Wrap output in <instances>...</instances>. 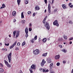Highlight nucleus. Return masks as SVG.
<instances>
[{
  "label": "nucleus",
  "instance_id": "f257e3e1",
  "mask_svg": "<svg viewBox=\"0 0 73 73\" xmlns=\"http://www.w3.org/2000/svg\"><path fill=\"white\" fill-rule=\"evenodd\" d=\"M48 12L49 13L48 15H50L51 14V7H50V4L49 3L48 4Z\"/></svg>",
  "mask_w": 73,
  "mask_h": 73
},
{
  "label": "nucleus",
  "instance_id": "f03ea898",
  "mask_svg": "<svg viewBox=\"0 0 73 73\" xmlns=\"http://www.w3.org/2000/svg\"><path fill=\"white\" fill-rule=\"evenodd\" d=\"M54 25H56L57 27L59 26V24L58 23L57 20H56L53 23Z\"/></svg>",
  "mask_w": 73,
  "mask_h": 73
},
{
  "label": "nucleus",
  "instance_id": "7ed1b4c3",
  "mask_svg": "<svg viewBox=\"0 0 73 73\" xmlns=\"http://www.w3.org/2000/svg\"><path fill=\"white\" fill-rule=\"evenodd\" d=\"M12 55V53L10 52L9 54L8 55V57L9 60V62L10 63L11 61V55Z\"/></svg>",
  "mask_w": 73,
  "mask_h": 73
},
{
  "label": "nucleus",
  "instance_id": "20e7f679",
  "mask_svg": "<svg viewBox=\"0 0 73 73\" xmlns=\"http://www.w3.org/2000/svg\"><path fill=\"white\" fill-rule=\"evenodd\" d=\"M46 63V61H45V60H44V59L42 60L40 64L41 66H43L44 65V64H45Z\"/></svg>",
  "mask_w": 73,
  "mask_h": 73
},
{
  "label": "nucleus",
  "instance_id": "39448f33",
  "mask_svg": "<svg viewBox=\"0 0 73 73\" xmlns=\"http://www.w3.org/2000/svg\"><path fill=\"white\" fill-rule=\"evenodd\" d=\"M45 25L47 29H48V30H49V29H50V26H49V23L46 22V23Z\"/></svg>",
  "mask_w": 73,
  "mask_h": 73
},
{
  "label": "nucleus",
  "instance_id": "423d86ee",
  "mask_svg": "<svg viewBox=\"0 0 73 73\" xmlns=\"http://www.w3.org/2000/svg\"><path fill=\"white\" fill-rule=\"evenodd\" d=\"M33 52L34 54H38L39 53V51H38V49H36L35 51H33Z\"/></svg>",
  "mask_w": 73,
  "mask_h": 73
},
{
  "label": "nucleus",
  "instance_id": "0eeeda50",
  "mask_svg": "<svg viewBox=\"0 0 73 73\" xmlns=\"http://www.w3.org/2000/svg\"><path fill=\"white\" fill-rule=\"evenodd\" d=\"M16 43H17V41H15L14 43L13 44V45L11 46L10 47V49H12L16 45Z\"/></svg>",
  "mask_w": 73,
  "mask_h": 73
},
{
  "label": "nucleus",
  "instance_id": "6e6552de",
  "mask_svg": "<svg viewBox=\"0 0 73 73\" xmlns=\"http://www.w3.org/2000/svg\"><path fill=\"white\" fill-rule=\"evenodd\" d=\"M20 33V32L19 31H18L16 34V38H17V37H19V33Z\"/></svg>",
  "mask_w": 73,
  "mask_h": 73
},
{
  "label": "nucleus",
  "instance_id": "1a4fd4ad",
  "mask_svg": "<svg viewBox=\"0 0 73 73\" xmlns=\"http://www.w3.org/2000/svg\"><path fill=\"white\" fill-rule=\"evenodd\" d=\"M35 9L36 10L38 11V10H40V7L38 6H36V7H35Z\"/></svg>",
  "mask_w": 73,
  "mask_h": 73
},
{
  "label": "nucleus",
  "instance_id": "9d476101",
  "mask_svg": "<svg viewBox=\"0 0 73 73\" xmlns=\"http://www.w3.org/2000/svg\"><path fill=\"white\" fill-rule=\"evenodd\" d=\"M59 58H60L59 55H57L55 57V58L56 60H57V59H59Z\"/></svg>",
  "mask_w": 73,
  "mask_h": 73
},
{
  "label": "nucleus",
  "instance_id": "9b49d317",
  "mask_svg": "<svg viewBox=\"0 0 73 73\" xmlns=\"http://www.w3.org/2000/svg\"><path fill=\"white\" fill-rule=\"evenodd\" d=\"M16 11H14L13 12V16L14 17H15L16 16Z\"/></svg>",
  "mask_w": 73,
  "mask_h": 73
},
{
  "label": "nucleus",
  "instance_id": "f8f14e48",
  "mask_svg": "<svg viewBox=\"0 0 73 73\" xmlns=\"http://www.w3.org/2000/svg\"><path fill=\"white\" fill-rule=\"evenodd\" d=\"M47 17H48V16H46L45 17V18L44 19V20H43L42 22L44 24H45V20H46V18H47Z\"/></svg>",
  "mask_w": 73,
  "mask_h": 73
},
{
  "label": "nucleus",
  "instance_id": "ddd939ff",
  "mask_svg": "<svg viewBox=\"0 0 73 73\" xmlns=\"http://www.w3.org/2000/svg\"><path fill=\"white\" fill-rule=\"evenodd\" d=\"M30 69H35V64H33L32 65L31 67V68Z\"/></svg>",
  "mask_w": 73,
  "mask_h": 73
},
{
  "label": "nucleus",
  "instance_id": "4468645a",
  "mask_svg": "<svg viewBox=\"0 0 73 73\" xmlns=\"http://www.w3.org/2000/svg\"><path fill=\"white\" fill-rule=\"evenodd\" d=\"M5 7V4H3L2 5V7H1L0 8L1 9H2V8H4Z\"/></svg>",
  "mask_w": 73,
  "mask_h": 73
},
{
  "label": "nucleus",
  "instance_id": "2eb2a0df",
  "mask_svg": "<svg viewBox=\"0 0 73 73\" xmlns=\"http://www.w3.org/2000/svg\"><path fill=\"white\" fill-rule=\"evenodd\" d=\"M25 31L26 33H28V28H26L25 29Z\"/></svg>",
  "mask_w": 73,
  "mask_h": 73
},
{
  "label": "nucleus",
  "instance_id": "dca6fc26",
  "mask_svg": "<svg viewBox=\"0 0 73 73\" xmlns=\"http://www.w3.org/2000/svg\"><path fill=\"white\" fill-rule=\"evenodd\" d=\"M47 54H48V52L44 53L42 54V56H44L45 57H46V56H47Z\"/></svg>",
  "mask_w": 73,
  "mask_h": 73
},
{
  "label": "nucleus",
  "instance_id": "f3484780",
  "mask_svg": "<svg viewBox=\"0 0 73 73\" xmlns=\"http://www.w3.org/2000/svg\"><path fill=\"white\" fill-rule=\"evenodd\" d=\"M53 64H50L49 67L50 68V69H52V68H53Z\"/></svg>",
  "mask_w": 73,
  "mask_h": 73
},
{
  "label": "nucleus",
  "instance_id": "a211bd4d",
  "mask_svg": "<svg viewBox=\"0 0 73 73\" xmlns=\"http://www.w3.org/2000/svg\"><path fill=\"white\" fill-rule=\"evenodd\" d=\"M16 31H14L13 32L14 37H15V35H16Z\"/></svg>",
  "mask_w": 73,
  "mask_h": 73
},
{
  "label": "nucleus",
  "instance_id": "6ab92c4d",
  "mask_svg": "<svg viewBox=\"0 0 73 73\" xmlns=\"http://www.w3.org/2000/svg\"><path fill=\"white\" fill-rule=\"evenodd\" d=\"M20 1H21L20 0H17L18 5H20Z\"/></svg>",
  "mask_w": 73,
  "mask_h": 73
},
{
  "label": "nucleus",
  "instance_id": "aec40b11",
  "mask_svg": "<svg viewBox=\"0 0 73 73\" xmlns=\"http://www.w3.org/2000/svg\"><path fill=\"white\" fill-rule=\"evenodd\" d=\"M25 4H28V1H28V0H25Z\"/></svg>",
  "mask_w": 73,
  "mask_h": 73
},
{
  "label": "nucleus",
  "instance_id": "412c9836",
  "mask_svg": "<svg viewBox=\"0 0 73 73\" xmlns=\"http://www.w3.org/2000/svg\"><path fill=\"white\" fill-rule=\"evenodd\" d=\"M21 18L22 19H23V18L24 17V15L23 14V13L22 12L21 13Z\"/></svg>",
  "mask_w": 73,
  "mask_h": 73
},
{
  "label": "nucleus",
  "instance_id": "4be33fe9",
  "mask_svg": "<svg viewBox=\"0 0 73 73\" xmlns=\"http://www.w3.org/2000/svg\"><path fill=\"white\" fill-rule=\"evenodd\" d=\"M4 72V69L1 68H0V72L2 73Z\"/></svg>",
  "mask_w": 73,
  "mask_h": 73
},
{
  "label": "nucleus",
  "instance_id": "5701e85b",
  "mask_svg": "<svg viewBox=\"0 0 73 73\" xmlns=\"http://www.w3.org/2000/svg\"><path fill=\"white\" fill-rule=\"evenodd\" d=\"M46 40H47V39L46 38H44L43 40L42 41H43L44 42H46Z\"/></svg>",
  "mask_w": 73,
  "mask_h": 73
},
{
  "label": "nucleus",
  "instance_id": "b1692460",
  "mask_svg": "<svg viewBox=\"0 0 73 73\" xmlns=\"http://www.w3.org/2000/svg\"><path fill=\"white\" fill-rule=\"evenodd\" d=\"M4 62H5V64L7 65L8 64V62L7 61H6V60H4Z\"/></svg>",
  "mask_w": 73,
  "mask_h": 73
},
{
  "label": "nucleus",
  "instance_id": "393cba45",
  "mask_svg": "<svg viewBox=\"0 0 73 73\" xmlns=\"http://www.w3.org/2000/svg\"><path fill=\"white\" fill-rule=\"evenodd\" d=\"M62 38H59L58 39V41H62Z\"/></svg>",
  "mask_w": 73,
  "mask_h": 73
},
{
  "label": "nucleus",
  "instance_id": "a878e982",
  "mask_svg": "<svg viewBox=\"0 0 73 73\" xmlns=\"http://www.w3.org/2000/svg\"><path fill=\"white\" fill-rule=\"evenodd\" d=\"M62 7L63 9H65V8H66V6H65V4L63 5L62 6Z\"/></svg>",
  "mask_w": 73,
  "mask_h": 73
},
{
  "label": "nucleus",
  "instance_id": "bb28decb",
  "mask_svg": "<svg viewBox=\"0 0 73 73\" xmlns=\"http://www.w3.org/2000/svg\"><path fill=\"white\" fill-rule=\"evenodd\" d=\"M25 45V41H24L22 43V46H23Z\"/></svg>",
  "mask_w": 73,
  "mask_h": 73
},
{
  "label": "nucleus",
  "instance_id": "cd10ccee",
  "mask_svg": "<svg viewBox=\"0 0 73 73\" xmlns=\"http://www.w3.org/2000/svg\"><path fill=\"white\" fill-rule=\"evenodd\" d=\"M2 50H3V51H7V48H3L2 49Z\"/></svg>",
  "mask_w": 73,
  "mask_h": 73
},
{
  "label": "nucleus",
  "instance_id": "c85d7f7f",
  "mask_svg": "<svg viewBox=\"0 0 73 73\" xmlns=\"http://www.w3.org/2000/svg\"><path fill=\"white\" fill-rule=\"evenodd\" d=\"M5 45H6V46H9V44H6V43H7V42H6V41L5 42Z\"/></svg>",
  "mask_w": 73,
  "mask_h": 73
},
{
  "label": "nucleus",
  "instance_id": "c756f323",
  "mask_svg": "<svg viewBox=\"0 0 73 73\" xmlns=\"http://www.w3.org/2000/svg\"><path fill=\"white\" fill-rule=\"evenodd\" d=\"M7 67H8L9 68H11V65L8 64H7Z\"/></svg>",
  "mask_w": 73,
  "mask_h": 73
},
{
  "label": "nucleus",
  "instance_id": "7c9ffc66",
  "mask_svg": "<svg viewBox=\"0 0 73 73\" xmlns=\"http://www.w3.org/2000/svg\"><path fill=\"white\" fill-rule=\"evenodd\" d=\"M30 72H31V73H33V72L31 68H30L29 69Z\"/></svg>",
  "mask_w": 73,
  "mask_h": 73
},
{
  "label": "nucleus",
  "instance_id": "2f4dec72",
  "mask_svg": "<svg viewBox=\"0 0 73 73\" xmlns=\"http://www.w3.org/2000/svg\"><path fill=\"white\" fill-rule=\"evenodd\" d=\"M25 20H23L22 21V23H23V24H24L25 23Z\"/></svg>",
  "mask_w": 73,
  "mask_h": 73
},
{
  "label": "nucleus",
  "instance_id": "473e14b6",
  "mask_svg": "<svg viewBox=\"0 0 73 73\" xmlns=\"http://www.w3.org/2000/svg\"><path fill=\"white\" fill-rule=\"evenodd\" d=\"M62 51L64 53H66V50L65 49L62 50Z\"/></svg>",
  "mask_w": 73,
  "mask_h": 73
},
{
  "label": "nucleus",
  "instance_id": "72a5a7b5",
  "mask_svg": "<svg viewBox=\"0 0 73 73\" xmlns=\"http://www.w3.org/2000/svg\"><path fill=\"white\" fill-rule=\"evenodd\" d=\"M39 70L40 71V72H42V71H43V68H40L39 69Z\"/></svg>",
  "mask_w": 73,
  "mask_h": 73
},
{
  "label": "nucleus",
  "instance_id": "f704fd0d",
  "mask_svg": "<svg viewBox=\"0 0 73 73\" xmlns=\"http://www.w3.org/2000/svg\"><path fill=\"white\" fill-rule=\"evenodd\" d=\"M60 65V63L59 62L57 63L56 64V65L58 66H59Z\"/></svg>",
  "mask_w": 73,
  "mask_h": 73
},
{
  "label": "nucleus",
  "instance_id": "c9c22d12",
  "mask_svg": "<svg viewBox=\"0 0 73 73\" xmlns=\"http://www.w3.org/2000/svg\"><path fill=\"white\" fill-rule=\"evenodd\" d=\"M25 37H26V38H27V37H28V33H26Z\"/></svg>",
  "mask_w": 73,
  "mask_h": 73
},
{
  "label": "nucleus",
  "instance_id": "e433bc0d",
  "mask_svg": "<svg viewBox=\"0 0 73 73\" xmlns=\"http://www.w3.org/2000/svg\"><path fill=\"white\" fill-rule=\"evenodd\" d=\"M16 50H19V47H17L15 48Z\"/></svg>",
  "mask_w": 73,
  "mask_h": 73
},
{
  "label": "nucleus",
  "instance_id": "4c0bfd02",
  "mask_svg": "<svg viewBox=\"0 0 73 73\" xmlns=\"http://www.w3.org/2000/svg\"><path fill=\"white\" fill-rule=\"evenodd\" d=\"M32 29L31 28H29V32H31L32 31Z\"/></svg>",
  "mask_w": 73,
  "mask_h": 73
},
{
  "label": "nucleus",
  "instance_id": "58836bf2",
  "mask_svg": "<svg viewBox=\"0 0 73 73\" xmlns=\"http://www.w3.org/2000/svg\"><path fill=\"white\" fill-rule=\"evenodd\" d=\"M69 23H70V24H73V22H72V21H69Z\"/></svg>",
  "mask_w": 73,
  "mask_h": 73
},
{
  "label": "nucleus",
  "instance_id": "ea45409f",
  "mask_svg": "<svg viewBox=\"0 0 73 73\" xmlns=\"http://www.w3.org/2000/svg\"><path fill=\"white\" fill-rule=\"evenodd\" d=\"M37 35H36L34 37V39L35 40H37Z\"/></svg>",
  "mask_w": 73,
  "mask_h": 73
},
{
  "label": "nucleus",
  "instance_id": "a19ab883",
  "mask_svg": "<svg viewBox=\"0 0 73 73\" xmlns=\"http://www.w3.org/2000/svg\"><path fill=\"white\" fill-rule=\"evenodd\" d=\"M17 45L18 46H20V43L18 42L17 44Z\"/></svg>",
  "mask_w": 73,
  "mask_h": 73
},
{
  "label": "nucleus",
  "instance_id": "79ce46f5",
  "mask_svg": "<svg viewBox=\"0 0 73 73\" xmlns=\"http://www.w3.org/2000/svg\"><path fill=\"white\" fill-rule=\"evenodd\" d=\"M58 46H59V47H60V48H62V45H59Z\"/></svg>",
  "mask_w": 73,
  "mask_h": 73
},
{
  "label": "nucleus",
  "instance_id": "37998d69",
  "mask_svg": "<svg viewBox=\"0 0 73 73\" xmlns=\"http://www.w3.org/2000/svg\"><path fill=\"white\" fill-rule=\"evenodd\" d=\"M63 37L64 38V39H67V36H64Z\"/></svg>",
  "mask_w": 73,
  "mask_h": 73
},
{
  "label": "nucleus",
  "instance_id": "c03bdc74",
  "mask_svg": "<svg viewBox=\"0 0 73 73\" xmlns=\"http://www.w3.org/2000/svg\"><path fill=\"white\" fill-rule=\"evenodd\" d=\"M44 1L45 3L46 4H47V0H44Z\"/></svg>",
  "mask_w": 73,
  "mask_h": 73
},
{
  "label": "nucleus",
  "instance_id": "a18cd8bd",
  "mask_svg": "<svg viewBox=\"0 0 73 73\" xmlns=\"http://www.w3.org/2000/svg\"><path fill=\"white\" fill-rule=\"evenodd\" d=\"M33 40H34V39H32V40L31 41L32 43H33L34 42V41H33Z\"/></svg>",
  "mask_w": 73,
  "mask_h": 73
},
{
  "label": "nucleus",
  "instance_id": "49530a36",
  "mask_svg": "<svg viewBox=\"0 0 73 73\" xmlns=\"http://www.w3.org/2000/svg\"><path fill=\"white\" fill-rule=\"evenodd\" d=\"M31 13V11H29L28 12V15H29V14H30V13Z\"/></svg>",
  "mask_w": 73,
  "mask_h": 73
},
{
  "label": "nucleus",
  "instance_id": "de8ad7c7",
  "mask_svg": "<svg viewBox=\"0 0 73 73\" xmlns=\"http://www.w3.org/2000/svg\"><path fill=\"white\" fill-rule=\"evenodd\" d=\"M49 72V70L47 69L45 71V72Z\"/></svg>",
  "mask_w": 73,
  "mask_h": 73
},
{
  "label": "nucleus",
  "instance_id": "09e8293b",
  "mask_svg": "<svg viewBox=\"0 0 73 73\" xmlns=\"http://www.w3.org/2000/svg\"><path fill=\"white\" fill-rule=\"evenodd\" d=\"M16 21V19H14V21L13 22L14 23H15V22Z\"/></svg>",
  "mask_w": 73,
  "mask_h": 73
},
{
  "label": "nucleus",
  "instance_id": "8fccbe9b",
  "mask_svg": "<svg viewBox=\"0 0 73 73\" xmlns=\"http://www.w3.org/2000/svg\"><path fill=\"white\" fill-rule=\"evenodd\" d=\"M57 9H56L54 11V12H57Z\"/></svg>",
  "mask_w": 73,
  "mask_h": 73
},
{
  "label": "nucleus",
  "instance_id": "3c124183",
  "mask_svg": "<svg viewBox=\"0 0 73 73\" xmlns=\"http://www.w3.org/2000/svg\"><path fill=\"white\" fill-rule=\"evenodd\" d=\"M63 64H65L66 63V61L64 60L63 61Z\"/></svg>",
  "mask_w": 73,
  "mask_h": 73
},
{
  "label": "nucleus",
  "instance_id": "603ef678",
  "mask_svg": "<svg viewBox=\"0 0 73 73\" xmlns=\"http://www.w3.org/2000/svg\"><path fill=\"white\" fill-rule=\"evenodd\" d=\"M48 63H50V62H51V60H49L48 61Z\"/></svg>",
  "mask_w": 73,
  "mask_h": 73
},
{
  "label": "nucleus",
  "instance_id": "864d4df0",
  "mask_svg": "<svg viewBox=\"0 0 73 73\" xmlns=\"http://www.w3.org/2000/svg\"><path fill=\"white\" fill-rule=\"evenodd\" d=\"M73 40V38H71L69 39V41H70L71 40Z\"/></svg>",
  "mask_w": 73,
  "mask_h": 73
},
{
  "label": "nucleus",
  "instance_id": "5fc2aeb1",
  "mask_svg": "<svg viewBox=\"0 0 73 73\" xmlns=\"http://www.w3.org/2000/svg\"><path fill=\"white\" fill-rule=\"evenodd\" d=\"M54 0H52V4H53V2H54Z\"/></svg>",
  "mask_w": 73,
  "mask_h": 73
},
{
  "label": "nucleus",
  "instance_id": "6e6d98bb",
  "mask_svg": "<svg viewBox=\"0 0 73 73\" xmlns=\"http://www.w3.org/2000/svg\"><path fill=\"white\" fill-rule=\"evenodd\" d=\"M19 73H23V72H22V70H20Z\"/></svg>",
  "mask_w": 73,
  "mask_h": 73
},
{
  "label": "nucleus",
  "instance_id": "4d7b16f0",
  "mask_svg": "<svg viewBox=\"0 0 73 73\" xmlns=\"http://www.w3.org/2000/svg\"><path fill=\"white\" fill-rule=\"evenodd\" d=\"M38 42H40V41H41V38H39L38 39Z\"/></svg>",
  "mask_w": 73,
  "mask_h": 73
},
{
  "label": "nucleus",
  "instance_id": "13d9d810",
  "mask_svg": "<svg viewBox=\"0 0 73 73\" xmlns=\"http://www.w3.org/2000/svg\"><path fill=\"white\" fill-rule=\"evenodd\" d=\"M35 15H36V13H33V15L34 16H35Z\"/></svg>",
  "mask_w": 73,
  "mask_h": 73
},
{
  "label": "nucleus",
  "instance_id": "bf43d9fd",
  "mask_svg": "<svg viewBox=\"0 0 73 73\" xmlns=\"http://www.w3.org/2000/svg\"><path fill=\"white\" fill-rule=\"evenodd\" d=\"M1 67H3V64H1Z\"/></svg>",
  "mask_w": 73,
  "mask_h": 73
},
{
  "label": "nucleus",
  "instance_id": "052dcab7",
  "mask_svg": "<svg viewBox=\"0 0 73 73\" xmlns=\"http://www.w3.org/2000/svg\"><path fill=\"white\" fill-rule=\"evenodd\" d=\"M70 7L71 8H73V5H72L71 6H70Z\"/></svg>",
  "mask_w": 73,
  "mask_h": 73
},
{
  "label": "nucleus",
  "instance_id": "680f3d73",
  "mask_svg": "<svg viewBox=\"0 0 73 73\" xmlns=\"http://www.w3.org/2000/svg\"><path fill=\"white\" fill-rule=\"evenodd\" d=\"M32 24L31 23H30L29 24V27H31V26H32Z\"/></svg>",
  "mask_w": 73,
  "mask_h": 73
},
{
  "label": "nucleus",
  "instance_id": "e2e57ef3",
  "mask_svg": "<svg viewBox=\"0 0 73 73\" xmlns=\"http://www.w3.org/2000/svg\"><path fill=\"white\" fill-rule=\"evenodd\" d=\"M70 5H72V3H70L68 4V5L69 6H70Z\"/></svg>",
  "mask_w": 73,
  "mask_h": 73
},
{
  "label": "nucleus",
  "instance_id": "0e129e2a",
  "mask_svg": "<svg viewBox=\"0 0 73 73\" xmlns=\"http://www.w3.org/2000/svg\"><path fill=\"white\" fill-rule=\"evenodd\" d=\"M70 44H72V41H70Z\"/></svg>",
  "mask_w": 73,
  "mask_h": 73
},
{
  "label": "nucleus",
  "instance_id": "69168bd1",
  "mask_svg": "<svg viewBox=\"0 0 73 73\" xmlns=\"http://www.w3.org/2000/svg\"><path fill=\"white\" fill-rule=\"evenodd\" d=\"M46 10L45 9L44 10V13H46Z\"/></svg>",
  "mask_w": 73,
  "mask_h": 73
},
{
  "label": "nucleus",
  "instance_id": "338daca9",
  "mask_svg": "<svg viewBox=\"0 0 73 73\" xmlns=\"http://www.w3.org/2000/svg\"><path fill=\"white\" fill-rule=\"evenodd\" d=\"M71 73H73V69L72 70Z\"/></svg>",
  "mask_w": 73,
  "mask_h": 73
},
{
  "label": "nucleus",
  "instance_id": "774afa93",
  "mask_svg": "<svg viewBox=\"0 0 73 73\" xmlns=\"http://www.w3.org/2000/svg\"><path fill=\"white\" fill-rule=\"evenodd\" d=\"M50 73H54V72L53 71H51L50 72Z\"/></svg>",
  "mask_w": 73,
  "mask_h": 73
}]
</instances>
